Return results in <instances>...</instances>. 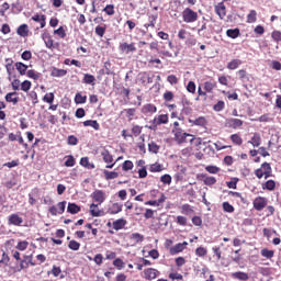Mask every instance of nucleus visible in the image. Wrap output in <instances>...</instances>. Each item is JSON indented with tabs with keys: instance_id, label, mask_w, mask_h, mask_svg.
<instances>
[{
	"instance_id": "ea45409f",
	"label": "nucleus",
	"mask_w": 281,
	"mask_h": 281,
	"mask_svg": "<svg viewBox=\"0 0 281 281\" xmlns=\"http://www.w3.org/2000/svg\"><path fill=\"white\" fill-rule=\"evenodd\" d=\"M65 159V166L67 168H74V166H76V158H74V156H66Z\"/></svg>"
},
{
	"instance_id": "c85d7f7f",
	"label": "nucleus",
	"mask_w": 281,
	"mask_h": 281,
	"mask_svg": "<svg viewBox=\"0 0 281 281\" xmlns=\"http://www.w3.org/2000/svg\"><path fill=\"white\" fill-rule=\"evenodd\" d=\"M67 212H69V214H78L80 206L76 203H68Z\"/></svg>"
},
{
	"instance_id": "864d4df0",
	"label": "nucleus",
	"mask_w": 281,
	"mask_h": 281,
	"mask_svg": "<svg viewBox=\"0 0 281 281\" xmlns=\"http://www.w3.org/2000/svg\"><path fill=\"white\" fill-rule=\"evenodd\" d=\"M222 207H223L224 212H227L228 214H233V212H234V205L229 204V202H224L222 204Z\"/></svg>"
},
{
	"instance_id": "aec40b11",
	"label": "nucleus",
	"mask_w": 281,
	"mask_h": 281,
	"mask_svg": "<svg viewBox=\"0 0 281 281\" xmlns=\"http://www.w3.org/2000/svg\"><path fill=\"white\" fill-rule=\"evenodd\" d=\"M120 212H122V204H120V203H113L108 209V214H120Z\"/></svg>"
},
{
	"instance_id": "a211bd4d",
	"label": "nucleus",
	"mask_w": 281,
	"mask_h": 281,
	"mask_svg": "<svg viewBox=\"0 0 281 281\" xmlns=\"http://www.w3.org/2000/svg\"><path fill=\"white\" fill-rule=\"evenodd\" d=\"M46 16L44 15V14H35V15H33L32 16V21H35V23H40V25H41V27L43 29V27H45V25H46Z\"/></svg>"
},
{
	"instance_id": "9b49d317",
	"label": "nucleus",
	"mask_w": 281,
	"mask_h": 281,
	"mask_svg": "<svg viewBox=\"0 0 281 281\" xmlns=\"http://www.w3.org/2000/svg\"><path fill=\"white\" fill-rule=\"evenodd\" d=\"M142 113H144V115H153V113H157V106H155V104L147 103L142 108Z\"/></svg>"
},
{
	"instance_id": "bb28decb",
	"label": "nucleus",
	"mask_w": 281,
	"mask_h": 281,
	"mask_svg": "<svg viewBox=\"0 0 281 281\" xmlns=\"http://www.w3.org/2000/svg\"><path fill=\"white\" fill-rule=\"evenodd\" d=\"M101 156L103 158V161L105 164H113V156L111 155V153H109V150L104 149L102 153H101Z\"/></svg>"
},
{
	"instance_id": "4be33fe9",
	"label": "nucleus",
	"mask_w": 281,
	"mask_h": 281,
	"mask_svg": "<svg viewBox=\"0 0 281 281\" xmlns=\"http://www.w3.org/2000/svg\"><path fill=\"white\" fill-rule=\"evenodd\" d=\"M15 69L19 71L20 76H25V74H27V65L21 61L15 63Z\"/></svg>"
},
{
	"instance_id": "72a5a7b5",
	"label": "nucleus",
	"mask_w": 281,
	"mask_h": 281,
	"mask_svg": "<svg viewBox=\"0 0 281 281\" xmlns=\"http://www.w3.org/2000/svg\"><path fill=\"white\" fill-rule=\"evenodd\" d=\"M85 85H95V77L93 75L85 74L83 75Z\"/></svg>"
},
{
	"instance_id": "1a4fd4ad",
	"label": "nucleus",
	"mask_w": 281,
	"mask_h": 281,
	"mask_svg": "<svg viewBox=\"0 0 281 281\" xmlns=\"http://www.w3.org/2000/svg\"><path fill=\"white\" fill-rule=\"evenodd\" d=\"M42 41H44L47 49H54V40L52 38V35L49 34V32L45 31L42 34Z\"/></svg>"
},
{
	"instance_id": "052dcab7",
	"label": "nucleus",
	"mask_w": 281,
	"mask_h": 281,
	"mask_svg": "<svg viewBox=\"0 0 281 281\" xmlns=\"http://www.w3.org/2000/svg\"><path fill=\"white\" fill-rule=\"evenodd\" d=\"M113 266L116 267V269H119V271H122V269L124 268V261L120 258H116L113 261Z\"/></svg>"
},
{
	"instance_id": "49530a36",
	"label": "nucleus",
	"mask_w": 281,
	"mask_h": 281,
	"mask_svg": "<svg viewBox=\"0 0 281 281\" xmlns=\"http://www.w3.org/2000/svg\"><path fill=\"white\" fill-rule=\"evenodd\" d=\"M103 12L108 14V16H113L115 14V7L113 4H108L104 9Z\"/></svg>"
},
{
	"instance_id": "a18cd8bd",
	"label": "nucleus",
	"mask_w": 281,
	"mask_h": 281,
	"mask_svg": "<svg viewBox=\"0 0 281 281\" xmlns=\"http://www.w3.org/2000/svg\"><path fill=\"white\" fill-rule=\"evenodd\" d=\"M203 183L204 186H214L216 183V178L204 176Z\"/></svg>"
},
{
	"instance_id": "2f4dec72",
	"label": "nucleus",
	"mask_w": 281,
	"mask_h": 281,
	"mask_svg": "<svg viewBox=\"0 0 281 281\" xmlns=\"http://www.w3.org/2000/svg\"><path fill=\"white\" fill-rule=\"evenodd\" d=\"M226 35L229 38H238V36H240V30L238 29H229L226 31Z\"/></svg>"
},
{
	"instance_id": "7c9ffc66",
	"label": "nucleus",
	"mask_w": 281,
	"mask_h": 281,
	"mask_svg": "<svg viewBox=\"0 0 281 281\" xmlns=\"http://www.w3.org/2000/svg\"><path fill=\"white\" fill-rule=\"evenodd\" d=\"M83 126H91L94 131H100V123L98 121L88 120L83 122Z\"/></svg>"
},
{
	"instance_id": "412c9836",
	"label": "nucleus",
	"mask_w": 281,
	"mask_h": 281,
	"mask_svg": "<svg viewBox=\"0 0 281 281\" xmlns=\"http://www.w3.org/2000/svg\"><path fill=\"white\" fill-rule=\"evenodd\" d=\"M164 170H166V167L159 162H155L149 166V172H164Z\"/></svg>"
},
{
	"instance_id": "69168bd1",
	"label": "nucleus",
	"mask_w": 281,
	"mask_h": 281,
	"mask_svg": "<svg viewBox=\"0 0 281 281\" xmlns=\"http://www.w3.org/2000/svg\"><path fill=\"white\" fill-rule=\"evenodd\" d=\"M214 111H216L217 113H220V111H223V109H225V102L224 101H218L214 106H213Z\"/></svg>"
},
{
	"instance_id": "4c0bfd02",
	"label": "nucleus",
	"mask_w": 281,
	"mask_h": 281,
	"mask_svg": "<svg viewBox=\"0 0 281 281\" xmlns=\"http://www.w3.org/2000/svg\"><path fill=\"white\" fill-rule=\"evenodd\" d=\"M231 140L235 144V146H243V137L238 134H232Z\"/></svg>"
},
{
	"instance_id": "473e14b6",
	"label": "nucleus",
	"mask_w": 281,
	"mask_h": 281,
	"mask_svg": "<svg viewBox=\"0 0 281 281\" xmlns=\"http://www.w3.org/2000/svg\"><path fill=\"white\" fill-rule=\"evenodd\" d=\"M228 124L232 128H240V126H243V121L239 119H229Z\"/></svg>"
},
{
	"instance_id": "dca6fc26",
	"label": "nucleus",
	"mask_w": 281,
	"mask_h": 281,
	"mask_svg": "<svg viewBox=\"0 0 281 281\" xmlns=\"http://www.w3.org/2000/svg\"><path fill=\"white\" fill-rule=\"evenodd\" d=\"M153 124H155V126H159L161 124H168V114H160L156 116L153 121Z\"/></svg>"
},
{
	"instance_id": "a878e982",
	"label": "nucleus",
	"mask_w": 281,
	"mask_h": 281,
	"mask_svg": "<svg viewBox=\"0 0 281 281\" xmlns=\"http://www.w3.org/2000/svg\"><path fill=\"white\" fill-rule=\"evenodd\" d=\"M80 166H83V168H88V170H93V168H95V165H93V162H89V157L81 158Z\"/></svg>"
},
{
	"instance_id": "b1692460",
	"label": "nucleus",
	"mask_w": 281,
	"mask_h": 281,
	"mask_svg": "<svg viewBox=\"0 0 281 281\" xmlns=\"http://www.w3.org/2000/svg\"><path fill=\"white\" fill-rule=\"evenodd\" d=\"M260 143H261L260 134H254L250 140H248V144H251L254 148H258V146H260Z\"/></svg>"
},
{
	"instance_id": "c03bdc74",
	"label": "nucleus",
	"mask_w": 281,
	"mask_h": 281,
	"mask_svg": "<svg viewBox=\"0 0 281 281\" xmlns=\"http://www.w3.org/2000/svg\"><path fill=\"white\" fill-rule=\"evenodd\" d=\"M30 89H32V81L30 80H24L21 83V91H24L25 93H27V91H30Z\"/></svg>"
},
{
	"instance_id": "f8f14e48",
	"label": "nucleus",
	"mask_w": 281,
	"mask_h": 281,
	"mask_svg": "<svg viewBox=\"0 0 281 281\" xmlns=\"http://www.w3.org/2000/svg\"><path fill=\"white\" fill-rule=\"evenodd\" d=\"M16 34L22 36V38L30 36V26L27 24H21L16 30Z\"/></svg>"
},
{
	"instance_id": "cd10ccee",
	"label": "nucleus",
	"mask_w": 281,
	"mask_h": 281,
	"mask_svg": "<svg viewBox=\"0 0 281 281\" xmlns=\"http://www.w3.org/2000/svg\"><path fill=\"white\" fill-rule=\"evenodd\" d=\"M232 278H235L236 280L247 281L249 280V274L246 272H234L232 274Z\"/></svg>"
},
{
	"instance_id": "393cba45",
	"label": "nucleus",
	"mask_w": 281,
	"mask_h": 281,
	"mask_svg": "<svg viewBox=\"0 0 281 281\" xmlns=\"http://www.w3.org/2000/svg\"><path fill=\"white\" fill-rule=\"evenodd\" d=\"M241 65H243V60L233 59L227 64V69H231V70L238 69Z\"/></svg>"
},
{
	"instance_id": "680f3d73",
	"label": "nucleus",
	"mask_w": 281,
	"mask_h": 281,
	"mask_svg": "<svg viewBox=\"0 0 281 281\" xmlns=\"http://www.w3.org/2000/svg\"><path fill=\"white\" fill-rule=\"evenodd\" d=\"M187 91H189V93H196V85L194 83V81H189L187 86Z\"/></svg>"
},
{
	"instance_id": "0eeeda50",
	"label": "nucleus",
	"mask_w": 281,
	"mask_h": 281,
	"mask_svg": "<svg viewBox=\"0 0 281 281\" xmlns=\"http://www.w3.org/2000/svg\"><path fill=\"white\" fill-rule=\"evenodd\" d=\"M159 270L155 268H147L144 270V278L146 280H155L156 278H159Z\"/></svg>"
},
{
	"instance_id": "de8ad7c7",
	"label": "nucleus",
	"mask_w": 281,
	"mask_h": 281,
	"mask_svg": "<svg viewBox=\"0 0 281 281\" xmlns=\"http://www.w3.org/2000/svg\"><path fill=\"white\" fill-rule=\"evenodd\" d=\"M75 102H76V104H85V102H87V95L77 93L75 97Z\"/></svg>"
},
{
	"instance_id": "0e129e2a",
	"label": "nucleus",
	"mask_w": 281,
	"mask_h": 281,
	"mask_svg": "<svg viewBox=\"0 0 281 281\" xmlns=\"http://www.w3.org/2000/svg\"><path fill=\"white\" fill-rule=\"evenodd\" d=\"M226 183H227V188H229L231 190H236V186L238 184V179L233 178L231 181Z\"/></svg>"
},
{
	"instance_id": "2eb2a0df",
	"label": "nucleus",
	"mask_w": 281,
	"mask_h": 281,
	"mask_svg": "<svg viewBox=\"0 0 281 281\" xmlns=\"http://www.w3.org/2000/svg\"><path fill=\"white\" fill-rule=\"evenodd\" d=\"M189 124H192V126H206L207 120L204 116H200L195 120L189 119Z\"/></svg>"
},
{
	"instance_id": "603ef678",
	"label": "nucleus",
	"mask_w": 281,
	"mask_h": 281,
	"mask_svg": "<svg viewBox=\"0 0 281 281\" xmlns=\"http://www.w3.org/2000/svg\"><path fill=\"white\" fill-rule=\"evenodd\" d=\"M54 93L53 92H49V93H46L44 97H43V102H47V104H53L54 103Z\"/></svg>"
},
{
	"instance_id": "f3484780",
	"label": "nucleus",
	"mask_w": 281,
	"mask_h": 281,
	"mask_svg": "<svg viewBox=\"0 0 281 281\" xmlns=\"http://www.w3.org/2000/svg\"><path fill=\"white\" fill-rule=\"evenodd\" d=\"M130 240L133 245H137V243H144V235L139 233H133L130 235Z\"/></svg>"
},
{
	"instance_id": "5fc2aeb1",
	"label": "nucleus",
	"mask_w": 281,
	"mask_h": 281,
	"mask_svg": "<svg viewBox=\"0 0 281 281\" xmlns=\"http://www.w3.org/2000/svg\"><path fill=\"white\" fill-rule=\"evenodd\" d=\"M27 78H32L33 80H38L41 78V74L36 72V70L26 71Z\"/></svg>"
},
{
	"instance_id": "7ed1b4c3",
	"label": "nucleus",
	"mask_w": 281,
	"mask_h": 281,
	"mask_svg": "<svg viewBox=\"0 0 281 281\" xmlns=\"http://www.w3.org/2000/svg\"><path fill=\"white\" fill-rule=\"evenodd\" d=\"M182 19H183L184 23H194V21H196V19H199V14L196 12H194L192 9L187 8L182 12Z\"/></svg>"
},
{
	"instance_id": "58836bf2",
	"label": "nucleus",
	"mask_w": 281,
	"mask_h": 281,
	"mask_svg": "<svg viewBox=\"0 0 281 281\" xmlns=\"http://www.w3.org/2000/svg\"><path fill=\"white\" fill-rule=\"evenodd\" d=\"M133 168H135V165L131 160H125L122 165V170H124V172H128V170H133Z\"/></svg>"
},
{
	"instance_id": "6e6552de",
	"label": "nucleus",
	"mask_w": 281,
	"mask_h": 281,
	"mask_svg": "<svg viewBox=\"0 0 281 281\" xmlns=\"http://www.w3.org/2000/svg\"><path fill=\"white\" fill-rule=\"evenodd\" d=\"M188 241L176 244L173 247L169 248V254L176 256V254H181L186 249Z\"/></svg>"
},
{
	"instance_id": "6ab92c4d",
	"label": "nucleus",
	"mask_w": 281,
	"mask_h": 281,
	"mask_svg": "<svg viewBox=\"0 0 281 281\" xmlns=\"http://www.w3.org/2000/svg\"><path fill=\"white\" fill-rule=\"evenodd\" d=\"M50 76H53V78H63L64 76H67V70L53 68L50 71Z\"/></svg>"
},
{
	"instance_id": "c9c22d12",
	"label": "nucleus",
	"mask_w": 281,
	"mask_h": 281,
	"mask_svg": "<svg viewBox=\"0 0 281 281\" xmlns=\"http://www.w3.org/2000/svg\"><path fill=\"white\" fill-rule=\"evenodd\" d=\"M261 256L263 258H267L268 260H271V258H273V256H276V251L263 248V249H261Z\"/></svg>"
},
{
	"instance_id": "f257e3e1",
	"label": "nucleus",
	"mask_w": 281,
	"mask_h": 281,
	"mask_svg": "<svg viewBox=\"0 0 281 281\" xmlns=\"http://www.w3.org/2000/svg\"><path fill=\"white\" fill-rule=\"evenodd\" d=\"M195 139V145L201 146L203 144V139L195 138L194 135L188 134L183 132L181 128H176L175 131V140L178 144H188V142L192 143Z\"/></svg>"
},
{
	"instance_id": "5701e85b",
	"label": "nucleus",
	"mask_w": 281,
	"mask_h": 281,
	"mask_svg": "<svg viewBox=\"0 0 281 281\" xmlns=\"http://www.w3.org/2000/svg\"><path fill=\"white\" fill-rule=\"evenodd\" d=\"M7 102H11L12 104H19V95L16 92H10L5 95Z\"/></svg>"
},
{
	"instance_id": "6e6d98bb",
	"label": "nucleus",
	"mask_w": 281,
	"mask_h": 281,
	"mask_svg": "<svg viewBox=\"0 0 281 281\" xmlns=\"http://www.w3.org/2000/svg\"><path fill=\"white\" fill-rule=\"evenodd\" d=\"M161 183L170 186L172 183V177L170 175H164L160 177Z\"/></svg>"
},
{
	"instance_id": "ddd939ff",
	"label": "nucleus",
	"mask_w": 281,
	"mask_h": 281,
	"mask_svg": "<svg viewBox=\"0 0 281 281\" xmlns=\"http://www.w3.org/2000/svg\"><path fill=\"white\" fill-rule=\"evenodd\" d=\"M8 221L9 225H23V217L19 216V214H11Z\"/></svg>"
},
{
	"instance_id": "3c124183",
	"label": "nucleus",
	"mask_w": 281,
	"mask_h": 281,
	"mask_svg": "<svg viewBox=\"0 0 281 281\" xmlns=\"http://www.w3.org/2000/svg\"><path fill=\"white\" fill-rule=\"evenodd\" d=\"M148 148H149V153H154L155 155L159 153V145H157V143L155 142L149 143Z\"/></svg>"
},
{
	"instance_id": "bf43d9fd",
	"label": "nucleus",
	"mask_w": 281,
	"mask_h": 281,
	"mask_svg": "<svg viewBox=\"0 0 281 281\" xmlns=\"http://www.w3.org/2000/svg\"><path fill=\"white\" fill-rule=\"evenodd\" d=\"M205 170L206 172H210V175H217V172L221 171V169L216 166H206Z\"/></svg>"
},
{
	"instance_id": "13d9d810",
	"label": "nucleus",
	"mask_w": 281,
	"mask_h": 281,
	"mask_svg": "<svg viewBox=\"0 0 281 281\" xmlns=\"http://www.w3.org/2000/svg\"><path fill=\"white\" fill-rule=\"evenodd\" d=\"M68 247L72 251H78V249H80V243H78L76 240H70L69 244H68Z\"/></svg>"
},
{
	"instance_id": "c756f323",
	"label": "nucleus",
	"mask_w": 281,
	"mask_h": 281,
	"mask_svg": "<svg viewBox=\"0 0 281 281\" xmlns=\"http://www.w3.org/2000/svg\"><path fill=\"white\" fill-rule=\"evenodd\" d=\"M103 175L106 181H110L111 179H117V177H120V173H117L116 171H109V170H104Z\"/></svg>"
},
{
	"instance_id": "338daca9",
	"label": "nucleus",
	"mask_w": 281,
	"mask_h": 281,
	"mask_svg": "<svg viewBox=\"0 0 281 281\" xmlns=\"http://www.w3.org/2000/svg\"><path fill=\"white\" fill-rule=\"evenodd\" d=\"M29 98H31L33 104H38V94L36 93V91H31L29 93Z\"/></svg>"
},
{
	"instance_id": "774afa93",
	"label": "nucleus",
	"mask_w": 281,
	"mask_h": 281,
	"mask_svg": "<svg viewBox=\"0 0 281 281\" xmlns=\"http://www.w3.org/2000/svg\"><path fill=\"white\" fill-rule=\"evenodd\" d=\"M273 41H276L277 43L281 41V32L280 31H274L271 34Z\"/></svg>"
},
{
	"instance_id": "9d476101",
	"label": "nucleus",
	"mask_w": 281,
	"mask_h": 281,
	"mask_svg": "<svg viewBox=\"0 0 281 281\" xmlns=\"http://www.w3.org/2000/svg\"><path fill=\"white\" fill-rule=\"evenodd\" d=\"M215 12L220 16V19H225L227 14V10L225 8V3L220 2L215 5Z\"/></svg>"
},
{
	"instance_id": "79ce46f5",
	"label": "nucleus",
	"mask_w": 281,
	"mask_h": 281,
	"mask_svg": "<svg viewBox=\"0 0 281 281\" xmlns=\"http://www.w3.org/2000/svg\"><path fill=\"white\" fill-rule=\"evenodd\" d=\"M195 256H199V258H205V256H207V248H205V247L196 248Z\"/></svg>"
},
{
	"instance_id": "f704fd0d",
	"label": "nucleus",
	"mask_w": 281,
	"mask_h": 281,
	"mask_svg": "<svg viewBox=\"0 0 281 281\" xmlns=\"http://www.w3.org/2000/svg\"><path fill=\"white\" fill-rule=\"evenodd\" d=\"M38 189H33L32 192L29 194V203L30 205L36 204V199L34 196H38Z\"/></svg>"
},
{
	"instance_id": "a19ab883",
	"label": "nucleus",
	"mask_w": 281,
	"mask_h": 281,
	"mask_svg": "<svg viewBox=\"0 0 281 281\" xmlns=\"http://www.w3.org/2000/svg\"><path fill=\"white\" fill-rule=\"evenodd\" d=\"M90 214L91 216H102L100 209H98V204H91L90 205Z\"/></svg>"
},
{
	"instance_id": "4d7b16f0",
	"label": "nucleus",
	"mask_w": 281,
	"mask_h": 281,
	"mask_svg": "<svg viewBox=\"0 0 281 281\" xmlns=\"http://www.w3.org/2000/svg\"><path fill=\"white\" fill-rule=\"evenodd\" d=\"M30 243H27L26 240L23 241H19L16 245V249H19V251H25V249H27Z\"/></svg>"
},
{
	"instance_id": "e433bc0d",
	"label": "nucleus",
	"mask_w": 281,
	"mask_h": 281,
	"mask_svg": "<svg viewBox=\"0 0 281 281\" xmlns=\"http://www.w3.org/2000/svg\"><path fill=\"white\" fill-rule=\"evenodd\" d=\"M216 89V83L212 81H205L204 82V90L206 93H212Z\"/></svg>"
},
{
	"instance_id": "20e7f679",
	"label": "nucleus",
	"mask_w": 281,
	"mask_h": 281,
	"mask_svg": "<svg viewBox=\"0 0 281 281\" xmlns=\"http://www.w3.org/2000/svg\"><path fill=\"white\" fill-rule=\"evenodd\" d=\"M119 50L121 52V54H135V52H137V47L135 46V43H126L123 42L119 45Z\"/></svg>"
},
{
	"instance_id": "4468645a",
	"label": "nucleus",
	"mask_w": 281,
	"mask_h": 281,
	"mask_svg": "<svg viewBox=\"0 0 281 281\" xmlns=\"http://www.w3.org/2000/svg\"><path fill=\"white\" fill-rule=\"evenodd\" d=\"M126 220L119 218L112 223V227L115 232H120V229H124V227H126Z\"/></svg>"
},
{
	"instance_id": "09e8293b",
	"label": "nucleus",
	"mask_w": 281,
	"mask_h": 281,
	"mask_svg": "<svg viewBox=\"0 0 281 281\" xmlns=\"http://www.w3.org/2000/svg\"><path fill=\"white\" fill-rule=\"evenodd\" d=\"M54 34L59 36V38H65L67 36V32L65 31V27H63V26H59L57 30H55Z\"/></svg>"
},
{
	"instance_id": "8fccbe9b",
	"label": "nucleus",
	"mask_w": 281,
	"mask_h": 281,
	"mask_svg": "<svg viewBox=\"0 0 281 281\" xmlns=\"http://www.w3.org/2000/svg\"><path fill=\"white\" fill-rule=\"evenodd\" d=\"M181 212L182 214H192L194 212V210L192 209V206L190 204H183L181 206Z\"/></svg>"
},
{
	"instance_id": "e2e57ef3",
	"label": "nucleus",
	"mask_w": 281,
	"mask_h": 281,
	"mask_svg": "<svg viewBox=\"0 0 281 281\" xmlns=\"http://www.w3.org/2000/svg\"><path fill=\"white\" fill-rule=\"evenodd\" d=\"M67 206V202L63 201L57 204V212L59 214H65V207Z\"/></svg>"
},
{
	"instance_id": "f03ea898",
	"label": "nucleus",
	"mask_w": 281,
	"mask_h": 281,
	"mask_svg": "<svg viewBox=\"0 0 281 281\" xmlns=\"http://www.w3.org/2000/svg\"><path fill=\"white\" fill-rule=\"evenodd\" d=\"M255 175L257 179H262V177L269 179V177H271V165H269V162H263L261 167L255 171Z\"/></svg>"
},
{
	"instance_id": "423d86ee",
	"label": "nucleus",
	"mask_w": 281,
	"mask_h": 281,
	"mask_svg": "<svg viewBox=\"0 0 281 281\" xmlns=\"http://www.w3.org/2000/svg\"><path fill=\"white\" fill-rule=\"evenodd\" d=\"M267 198L258 196L254 200L252 205L257 212H261V210H265L267 207Z\"/></svg>"
},
{
	"instance_id": "37998d69",
	"label": "nucleus",
	"mask_w": 281,
	"mask_h": 281,
	"mask_svg": "<svg viewBox=\"0 0 281 281\" xmlns=\"http://www.w3.org/2000/svg\"><path fill=\"white\" fill-rule=\"evenodd\" d=\"M257 16H258V13L256 12V10H251L247 15V23H256Z\"/></svg>"
},
{
	"instance_id": "39448f33",
	"label": "nucleus",
	"mask_w": 281,
	"mask_h": 281,
	"mask_svg": "<svg viewBox=\"0 0 281 281\" xmlns=\"http://www.w3.org/2000/svg\"><path fill=\"white\" fill-rule=\"evenodd\" d=\"M91 198L95 203H98V205H102V203H104V201H106V193L102 190H95L91 194Z\"/></svg>"
}]
</instances>
